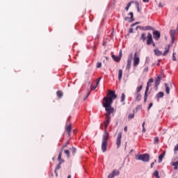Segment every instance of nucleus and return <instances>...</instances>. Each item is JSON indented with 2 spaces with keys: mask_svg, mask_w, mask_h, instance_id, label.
<instances>
[{
  "mask_svg": "<svg viewBox=\"0 0 178 178\" xmlns=\"http://www.w3.org/2000/svg\"><path fill=\"white\" fill-rule=\"evenodd\" d=\"M117 98L118 95L115 94V91L108 90V96L104 97L103 99L104 108L113 109V108L112 107V104L113 103V99H116Z\"/></svg>",
  "mask_w": 178,
  "mask_h": 178,
  "instance_id": "f257e3e1",
  "label": "nucleus"
},
{
  "mask_svg": "<svg viewBox=\"0 0 178 178\" xmlns=\"http://www.w3.org/2000/svg\"><path fill=\"white\" fill-rule=\"evenodd\" d=\"M106 113V118L104 122L105 130H107L108 126H109V123H111V114L115 112V108H105Z\"/></svg>",
  "mask_w": 178,
  "mask_h": 178,
  "instance_id": "f03ea898",
  "label": "nucleus"
},
{
  "mask_svg": "<svg viewBox=\"0 0 178 178\" xmlns=\"http://www.w3.org/2000/svg\"><path fill=\"white\" fill-rule=\"evenodd\" d=\"M163 49H164V52L162 54L161 51H159L158 49H155L154 50V52L156 56H161V55H163V56H166L168 54H169V51L170 49V46L167 45L163 47Z\"/></svg>",
  "mask_w": 178,
  "mask_h": 178,
  "instance_id": "7ed1b4c3",
  "label": "nucleus"
},
{
  "mask_svg": "<svg viewBox=\"0 0 178 178\" xmlns=\"http://www.w3.org/2000/svg\"><path fill=\"white\" fill-rule=\"evenodd\" d=\"M137 161H142L143 162H149V154H139L136 156Z\"/></svg>",
  "mask_w": 178,
  "mask_h": 178,
  "instance_id": "20e7f679",
  "label": "nucleus"
},
{
  "mask_svg": "<svg viewBox=\"0 0 178 178\" xmlns=\"http://www.w3.org/2000/svg\"><path fill=\"white\" fill-rule=\"evenodd\" d=\"M146 41L147 45H155V42H154V40L152 39V34L149 33L147 34Z\"/></svg>",
  "mask_w": 178,
  "mask_h": 178,
  "instance_id": "39448f33",
  "label": "nucleus"
},
{
  "mask_svg": "<svg viewBox=\"0 0 178 178\" xmlns=\"http://www.w3.org/2000/svg\"><path fill=\"white\" fill-rule=\"evenodd\" d=\"M138 65H140V56L137 55V52H135L134 58V66L136 67V66H138Z\"/></svg>",
  "mask_w": 178,
  "mask_h": 178,
  "instance_id": "423d86ee",
  "label": "nucleus"
},
{
  "mask_svg": "<svg viewBox=\"0 0 178 178\" xmlns=\"http://www.w3.org/2000/svg\"><path fill=\"white\" fill-rule=\"evenodd\" d=\"M153 38L155 41H159V38H161V32H159V31L154 30Z\"/></svg>",
  "mask_w": 178,
  "mask_h": 178,
  "instance_id": "0eeeda50",
  "label": "nucleus"
},
{
  "mask_svg": "<svg viewBox=\"0 0 178 178\" xmlns=\"http://www.w3.org/2000/svg\"><path fill=\"white\" fill-rule=\"evenodd\" d=\"M120 144H122V132L118 133L116 140L117 148H120Z\"/></svg>",
  "mask_w": 178,
  "mask_h": 178,
  "instance_id": "6e6552de",
  "label": "nucleus"
},
{
  "mask_svg": "<svg viewBox=\"0 0 178 178\" xmlns=\"http://www.w3.org/2000/svg\"><path fill=\"white\" fill-rule=\"evenodd\" d=\"M170 35L171 37V44H175V37L176 35V30L170 29Z\"/></svg>",
  "mask_w": 178,
  "mask_h": 178,
  "instance_id": "1a4fd4ad",
  "label": "nucleus"
},
{
  "mask_svg": "<svg viewBox=\"0 0 178 178\" xmlns=\"http://www.w3.org/2000/svg\"><path fill=\"white\" fill-rule=\"evenodd\" d=\"M150 86H151V83L149 82H147L146 90L145 91L144 102H147V98H148V91L149 90Z\"/></svg>",
  "mask_w": 178,
  "mask_h": 178,
  "instance_id": "9d476101",
  "label": "nucleus"
},
{
  "mask_svg": "<svg viewBox=\"0 0 178 178\" xmlns=\"http://www.w3.org/2000/svg\"><path fill=\"white\" fill-rule=\"evenodd\" d=\"M108 140H109V133L106 131V129L104 130V134L103 135L102 138V143H108Z\"/></svg>",
  "mask_w": 178,
  "mask_h": 178,
  "instance_id": "9b49d317",
  "label": "nucleus"
},
{
  "mask_svg": "<svg viewBox=\"0 0 178 178\" xmlns=\"http://www.w3.org/2000/svg\"><path fill=\"white\" fill-rule=\"evenodd\" d=\"M65 132L68 134V137H70L72 134V125L70 124L65 125Z\"/></svg>",
  "mask_w": 178,
  "mask_h": 178,
  "instance_id": "f8f14e48",
  "label": "nucleus"
},
{
  "mask_svg": "<svg viewBox=\"0 0 178 178\" xmlns=\"http://www.w3.org/2000/svg\"><path fill=\"white\" fill-rule=\"evenodd\" d=\"M166 94H170V89L172 88V83H165Z\"/></svg>",
  "mask_w": 178,
  "mask_h": 178,
  "instance_id": "ddd939ff",
  "label": "nucleus"
},
{
  "mask_svg": "<svg viewBox=\"0 0 178 178\" xmlns=\"http://www.w3.org/2000/svg\"><path fill=\"white\" fill-rule=\"evenodd\" d=\"M107 147H108V142H102V152H106Z\"/></svg>",
  "mask_w": 178,
  "mask_h": 178,
  "instance_id": "4468645a",
  "label": "nucleus"
},
{
  "mask_svg": "<svg viewBox=\"0 0 178 178\" xmlns=\"http://www.w3.org/2000/svg\"><path fill=\"white\" fill-rule=\"evenodd\" d=\"M161 80H162V75H159L157 78L155 79L156 87H158V86L161 84Z\"/></svg>",
  "mask_w": 178,
  "mask_h": 178,
  "instance_id": "2eb2a0df",
  "label": "nucleus"
},
{
  "mask_svg": "<svg viewBox=\"0 0 178 178\" xmlns=\"http://www.w3.org/2000/svg\"><path fill=\"white\" fill-rule=\"evenodd\" d=\"M165 155H166V152H163L159 156V163H161V162H162V160L163 159V158H165Z\"/></svg>",
  "mask_w": 178,
  "mask_h": 178,
  "instance_id": "dca6fc26",
  "label": "nucleus"
},
{
  "mask_svg": "<svg viewBox=\"0 0 178 178\" xmlns=\"http://www.w3.org/2000/svg\"><path fill=\"white\" fill-rule=\"evenodd\" d=\"M164 95L165 93H163V92H159V93L156 94V99H159L161 98H163Z\"/></svg>",
  "mask_w": 178,
  "mask_h": 178,
  "instance_id": "f3484780",
  "label": "nucleus"
},
{
  "mask_svg": "<svg viewBox=\"0 0 178 178\" xmlns=\"http://www.w3.org/2000/svg\"><path fill=\"white\" fill-rule=\"evenodd\" d=\"M129 16L131 17L130 20H129V23H131L133 22H134V14L133 13V12L129 13Z\"/></svg>",
  "mask_w": 178,
  "mask_h": 178,
  "instance_id": "a211bd4d",
  "label": "nucleus"
},
{
  "mask_svg": "<svg viewBox=\"0 0 178 178\" xmlns=\"http://www.w3.org/2000/svg\"><path fill=\"white\" fill-rule=\"evenodd\" d=\"M123 76V71L122 70H118V80H122V77Z\"/></svg>",
  "mask_w": 178,
  "mask_h": 178,
  "instance_id": "6ab92c4d",
  "label": "nucleus"
},
{
  "mask_svg": "<svg viewBox=\"0 0 178 178\" xmlns=\"http://www.w3.org/2000/svg\"><path fill=\"white\" fill-rule=\"evenodd\" d=\"M63 162H65V161H61L56 165L54 172H56L57 170H59L60 169V165H62V163H63Z\"/></svg>",
  "mask_w": 178,
  "mask_h": 178,
  "instance_id": "aec40b11",
  "label": "nucleus"
},
{
  "mask_svg": "<svg viewBox=\"0 0 178 178\" xmlns=\"http://www.w3.org/2000/svg\"><path fill=\"white\" fill-rule=\"evenodd\" d=\"M112 58L115 62H120V57L112 55Z\"/></svg>",
  "mask_w": 178,
  "mask_h": 178,
  "instance_id": "412c9836",
  "label": "nucleus"
},
{
  "mask_svg": "<svg viewBox=\"0 0 178 178\" xmlns=\"http://www.w3.org/2000/svg\"><path fill=\"white\" fill-rule=\"evenodd\" d=\"M62 152H63V151L60 150L59 154H58V161L60 162H62V161H65L63 159H62Z\"/></svg>",
  "mask_w": 178,
  "mask_h": 178,
  "instance_id": "4be33fe9",
  "label": "nucleus"
},
{
  "mask_svg": "<svg viewBox=\"0 0 178 178\" xmlns=\"http://www.w3.org/2000/svg\"><path fill=\"white\" fill-rule=\"evenodd\" d=\"M131 66V59L129 58L127 60V69H130Z\"/></svg>",
  "mask_w": 178,
  "mask_h": 178,
  "instance_id": "5701e85b",
  "label": "nucleus"
},
{
  "mask_svg": "<svg viewBox=\"0 0 178 178\" xmlns=\"http://www.w3.org/2000/svg\"><path fill=\"white\" fill-rule=\"evenodd\" d=\"M56 95L58 98H62V97H63V92L61 90L57 91Z\"/></svg>",
  "mask_w": 178,
  "mask_h": 178,
  "instance_id": "b1692460",
  "label": "nucleus"
},
{
  "mask_svg": "<svg viewBox=\"0 0 178 178\" xmlns=\"http://www.w3.org/2000/svg\"><path fill=\"white\" fill-rule=\"evenodd\" d=\"M134 3V1H130L129 3H127V6L125 8V10H127V12L130 8V6H131V3Z\"/></svg>",
  "mask_w": 178,
  "mask_h": 178,
  "instance_id": "393cba45",
  "label": "nucleus"
},
{
  "mask_svg": "<svg viewBox=\"0 0 178 178\" xmlns=\"http://www.w3.org/2000/svg\"><path fill=\"white\" fill-rule=\"evenodd\" d=\"M113 174L114 175V176H119L120 172H119V170H113Z\"/></svg>",
  "mask_w": 178,
  "mask_h": 178,
  "instance_id": "a878e982",
  "label": "nucleus"
},
{
  "mask_svg": "<svg viewBox=\"0 0 178 178\" xmlns=\"http://www.w3.org/2000/svg\"><path fill=\"white\" fill-rule=\"evenodd\" d=\"M137 96H136V101H138V102H140L141 101V94L140 93H137Z\"/></svg>",
  "mask_w": 178,
  "mask_h": 178,
  "instance_id": "bb28decb",
  "label": "nucleus"
},
{
  "mask_svg": "<svg viewBox=\"0 0 178 178\" xmlns=\"http://www.w3.org/2000/svg\"><path fill=\"white\" fill-rule=\"evenodd\" d=\"M64 154L67 156V158H70V151L69 150H65Z\"/></svg>",
  "mask_w": 178,
  "mask_h": 178,
  "instance_id": "cd10ccee",
  "label": "nucleus"
},
{
  "mask_svg": "<svg viewBox=\"0 0 178 178\" xmlns=\"http://www.w3.org/2000/svg\"><path fill=\"white\" fill-rule=\"evenodd\" d=\"M154 177L159 178V172H158V170H155L154 172Z\"/></svg>",
  "mask_w": 178,
  "mask_h": 178,
  "instance_id": "c85d7f7f",
  "label": "nucleus"
},
{
  "mask_svg": "<svg viewBox=\"0 0 178 178\" xmlns=\"http://www.w3.org/2000/svg\"><path fill=\"white\" fill-rule=\"evenodd\" d=\"M140 40H142L143 41H145V40H147V38L145 37V33L141 34Z\"/></svg>",
  "mask_w": 178,
  "mask_h": 178,
  "instance_id": "c756f323",
  "label": "nucleus"
},
{
  "mask_svg": "<svg viewBox=\"0 0 178 178\" xmlns=\"http://www.w3.org/2000/svg\"><path fill=\"white\" fill-rule=\"evenodd\" d=\"M147 30H152L154 31V30H155L154 28H152V26H145V31H147Z\"/></svg>",
  "mask_w": 178,
  "mask_h": 178,
  "instance_id": "7c9ffc66",
  "label": "nucleus"
},
{
  "mask_svg": "<svg viewBox=\"0 0 178 178\" xmlns=\"http://www.w3.org/2000/svg\"><path fill=\"white\" fill-rule=\"evenodd\" d=\"M72 153V155H74L76 154V152H77V149H76V148L74 147H72V149H70Z\"/></svg>",
  "mask_w": 178,
  "mask_h": 178,
  "instance_id": "2f4dec72",
  "label": "nucleus"
},
{
  "mask_svg": "<svg viewBox=\"0 0 178 178\" xmlns=\"http://www.w3.org/2000/svg\"><path fill=\"white\" fill-rule=\"evenodd\" d=\"M141 90H143V85H140L136 90V92L137 94H138V92H140V91H141Z\"/></svg>",
  "mask_w": 178,
  "mask_h": 178,
  "instance_id": "473e14b6",
  "label": "nucleus"
},
{
  "mask_svg": "<svg viewBox=\"0 0 178 178\" xmlns=\"http://www.w3.org/2000/svg\"><path fill=\"white\" fill-rule=\"evenodd\" d=\"M124 98H126V95L124 93H122L121 95V102H123L124 101Z\"/></svg>",
  "mask_w": 178,
  "mask_h": 178,
  "instance_id": "72a5a7b5",
  "label": "nucleus"
},
{
  "mask_svg": "<svg viewBox=\"0 0 178 178\" xmlns=\"http://www.w3.org/2000/svg\"><path fill=\"white\" fill-rule=\"evenodd\" d=\"M154 141V144L159 143V138L155 137Z\"/></svg>",
  "mask_w": 178,
  "mask_h": 178,
  "instance_id": "f704fd0d",
  "label": "nucleus"
},
{
  "mask_svg": "<svg viewBox=\"0 0 178 178\" xmlns=\"http://www.w3.org/2000/svg\"><path fill=\"white\" fill-rule=\"evenodd\" d=\"M136 5L137 7L138 12L140 13V3H138V2H136Z\"/></svg>",
  "mask_w": 178,
  "mask_h": 178,
  "instance_id": "c9c22d12",
  "label": "nucleus"
},
{
  "mask_svg": "<svg viewBox=\"0 0 178 178\" xmlns=\"http://www.w3.org/2000/svg\"><path fill=\"white\" fill-rule=\"evenodd\" d=\"M133 118H134V113L129 114L128 116V119L131 120Z\"/></svg>",
  "mask_w": 178,
  "mask_h": 178,
  "instance_id": "e433bc0d",
  "label": "nucleus"
},
{
  "mask_svg": "<svg viewBox=\"0 0 178 178\" xmlns=\"http://www.w3.org/2000/svg\"><path fill=\"white\" fill-rule=\"evenodd\" d=\"M172 165L174 166L175 170H178V165H175V163H172Z\"/></svg>",
  "mask_w": 178,
  "mask_h": 178,
  "instance_id": "4c0bfd02",
  "label": "nucleus"
},
{
  "mask_svg": "<svg viewBox=\"0 0 178 178\" xmlns=\"http://www.w3.org/2000/svg\"><path fill=\"white\" fill-rule=\"evenodd\" d=\"M136 29H139V30H145V26H138Z\"/></svg>",
  "mask_w": 178,
  "mask_h": 178,
  "instance_id": "58836bf2",
  "label": "nucleus"
},
{
  "mask_svg": "<svg viewBox=\"0 0 178 178\" xmlns=\"http://www.w3.org/2000/svg\"><path fill=\"white\" fill-rule=\"evenodd\" d=\"M102 66V63H100V62H98V63H97L96 67L99 68V67H101Z\"/></svg>",
  "mask_w": 178,
  "mask_h": 178,
  "instance_id": "ea45409f",
  "label": "nucleus"
},
{
  "mask_svg": "<svg viewBox=\"0 0 178 178\" xmlns=\"http://www.w3.org/2000/svg\"><path fill=\"white\" fill-rule=\"evenodd\" d=\"M114 177H115V175H113V172L108 175V178H114Z\"/></svg>",
  "mask_w": 178,
  "mask_h": 178,
  "instance_id": "a19ab883",
  "label": "nucleus"
},
{
  "mask_svg": "<svg viewBox=\"0 0 178 178\" xmlns=\"http://www.w3.org/2000/svg\"><path fill=\"white\" fill-rule=\"evenodd\" d=\"M144 126H145V122H143V125H142V127H143V130H142V131H143V133H145V127Z\"/></svg>",
  "mask_w": 178,
  "mask_h": 178,
  "instance_id": "79ce46f5",
  "label": "nucleus"
},
{
  "mask_svg": "<svg viewBox=\"0 0 178 178\" xmlns=\"http://www.w3.org/2000/svg\"><path fill=\"white\" fill-rule=\"evenodd\" d=\"M68 144H69V142H67L65 145H63L62 147L61 151H63V149H65V148H66V147H67Z\"/></svg>",
  "mask_w": 178,
  "mask_h": 178,
  "instance_id": "37998d69",
  "label": "nucleus"
},
{
  "mask_svg": "<svg viewBox=\"0 0 178 178\" xmlns=\"http://www.w3.org/2000/svg\"><path fill=\"white\" fill-rule=\"evenodd\" d=\"M172 60H176V53L175 52L172 54Z\"/></svg>",
  "mask_w": 178,
  "mask_h": 178,
  "instance_id": "c03bdc74",
  "label": "nucleus"
},
{
  "mask_svg": "<svg viewBox=\"0 0 178 178\" xmlns=\"http://www.w3.org/2000/svg\"><path fill=\"white\" fill-rule=\"evenodd\" d=\"M154 104H152V103H150L149 104V107H148V110L149 111L150 109H151V108H152V106H153Z\"/></svg>",
  "mask_w": 178,
  "mask_h": 178,
  "instance_id": "a18cd8bd",
  "label": "nucleus"
},
{
  "mask_svg": "<svg viewBox=\"0 0 178 178\" xmlns=\"http://www.w3.org/2000/svg\"><path fill=\"white\" fill-rule=\"evenodd\" d=\"M101 77H99L98 79H97V83H96V86H98V84H99V81H101Z\"/></svg>",
  "mask_w": 178,
  "mask_h": 178,
  "instance_id": "49530a36",
  "label": "nucleus"
},
{
  "mask_svg": "<svg viewBox=\"0 0 178 178\" xmlns=\"http://www.w3.org/2000/svg\"><path fill=\"white\" fill-rule=\"evenodd\" d=\"M95 88H97V85L92 86L91 90H92V91H94V90H95Z\"/></svg>",
  "mask_w": 178,
  "mask_h": 178,
  "instance_id": "de8ad7c7",
  "label": "nucleus"
},
{
  "mask_svg": "<svg viewBox=\"0 0 178 178\" xmlns=\"http://www.w3.org/2000/svg\"><path fill=\"white\" fill-rule=\"evenodd\" d=\"M148 82L150 83H154V79H152V78L149 79Z\"/></svg>",
  "mask_w": 178,
  "mask_h": 178,
  "instance_id": "09e8293b",
  "label": "nucleus"
},
{
  "mask_svg": "<svg viewBox=\"0 0 178 178\" xmlns=\"http://www.w3.org/2000/svg\"><path fill=\"white\" fill-rule=\"evenodd\" d=\"M159 8H163V5L162 4V3H159Z\"/></svg>",
  "mask_w": 178,
  "mask_h": 178,
  "instance_id": "8fccbe9b",
  "label": "nucleus"
},
{
  "mask_svg": "<svg viewBox=\"0 0 178 178\" xmlns=\"http://www.w3.org/2000/svg\"><path fill=\"white\" fill-rule=\"evenodd\" d=\"M124 20H125L126 22H127V21L130 20V17H126L124 18Z\"/></svg>",
  "mask_w": 178,
  "mask_h": 178,
  "instance_id": "3c124183",
  "label": "nucleus"
},
{
  "mask_svg": "<svg viewBox=\"0 0 178 178\" xmlns=\"http://www.w3.org/2000/svg\"><path fill=\"white\" fill-rule=\"evenodd\" d=\"M154 165H155V163L154 162H152L150 165V168H154Z\"/></svg>",
  "mask_w": 178,
  "mask_h": 178,
  "instance_id": "603ef678",
  "label": "nucleus"
},
{
  "mask_svg": "<svg viewBox=\"0 0 178 178\" xmlns=\"http://www.w3.org/2000/svg\"><path fill=\"white\" fill-rule=\"evenodd\" d=\"M88 95H90V92L88 93V95H86V98L84 99V101H86V99H87V98H88Z\"/></svg>",
  "mask_w": 178,
  "mask_h": 178,
  "instance_id": "864d4df0",
  "label": "nucleus"
},
{
  "mask_svg": "<svg viewBox=\"0 0 178 178\" xmlns=\"http://www.w3.org/2000/svg\"><path fill=\"white\" fill-rule=\"evenodd\" d=\"M124 130L126 133H127V127H124Z\"/></svg>",
  "mask_w": 178,
  "mask_h": 178,
  "instance_id": "5fc2aeb1",
  "label": "nucleus"
},
{
  "mask_svg": "<svg viewBox=\"0 0 178 178\" xmlns=\"http://www.w3.org/2000/svg\"><path fill=\"white\" fill-rule=\"evenodd\" d=\"M136 24H140V22H136L135 24H132L131 26H136Z\"/></svg>",
  "mask_w": 178,
  "mask_h": 178,
  "instance_id": "6e6d98bb",
  "label": "nucleus"
},
{
  "mask_svg": "<svg viewBox=\"0 0 178 178\" xmlns=\"http://www.w3.org/2000/svg\"><path fill=\"white\" fill-rule=\"evenodd\" d=\"M129 33H133V29H132V28L129 29Z\"/></svg>",
  "mask_w": 178,
  "mask_h": 178,
  "instance_id": "4d7b16f0",
  "label": "nucleus"
},
{
  "mask_svg": "<svg viewBox=\"0 0 178 178\" xmlns=\"http://www.w3.org/2000/svg\"><path fill=\"white\" fill-rule=\"evenodd\" d=\"M143 2H149V0H143Z\"/></svg>",
  "mask_w": 178,
  "mask_h": 178,
  "instance_id": "13d9d810",
  "label": "nucleus"
},
{
  "mask_svg": "<svg viewBox=\"0 0 178 178\" xmlns=\"http://www.w3.org/2000/svg\"><path fill=\"white\" fill-rule=\"evenodd\" d=\"M174 163H175V165H177L178 166V161H177L174 162Z\"/></svg>",
  "mask_w": 178,
  "mask_h": 178,
  "instance_id": "bf43d9fd",
  "label": "nucleus"
},
{
  "mask_svg": "<svg viewBox=\"0 0 178 178\" xmlns=\"http://www.w3.org/2000/svg\"><path fill=\"white\" fill-rule=\"evenodd\" d=\"M103 45H106V42H104Z\"/></svg>",
  "mask_w": 178,
  "mask_h": 178,
  "instance_id": "052dcab7",
  "label": "nucleus"
},
{
  "mask_svg": "<svg viewBox=\"0 0 178 178\" xmlns=\"http://www.w3.org/2000/svg\"><path fill=\"white\" fill-rule=\"evenodd\" d=\"M55 173H56V176H58V172H57V171H56Z\"/></svg>",
  "mask_w": 178,
  "mask_h": 178,
  "instance_id": "680f3d73",
  "label": "nucleus"
},
{
  "mask_svg": "<svg viewBox=\"0 0 178 178\" xmlns=\"http://www.w3.org/2000/svg\"><path fill=\"white\" fill-rule=\"evenodd\" d=\"M67 178H72L71 175H68Z\"/></svg>",
  "mask_w": 178,
  "mask_h": 178,
  "instance_id": "e2e57ef3",
  "label": "nucleus"
},
{
  "mask_svg": "<svg viewBox=\"0 0 178 178\" xmlns=\"http://www.w3.org/2000/svg\"><path fill=\"white\" fill-rule=\"evenodd\" d=\"M106 59L108 60V57H106Z\"/></svg>",
  "mask_w": 178,
  "mask_h": 178,
  "instance_id": "0e129e2a",
  "label": "nucleus"
},
{
  "mask_svg": "<svg viewBox=\"0 0 178 178\" xmlns=\"http://www.w3.org/2000/svg\"><path fill=\"white\" fill-rule=\"evenodd\" d=\"M103 62L105 63V60H104Z\"/></svg>",
  "mask_w": 178,
  "mask_h": 178,
  "instance_id": "69168bd1",
  "label": "nucleus"
},
{
  "mask_svg": "<svg viewBox=\"0 0 178 178\" xmlns=\"http://www.w3.org/2000/svg\"><path fill=\"white\" fill-rule=\"evenodd\" d=\"M155 2H156V0H155Z\"/></svg>",
  "mask_w": 178,
  "mask_h": 178,
  "instance_id": "338daca9",
  "label": "nucleus"
}]
</instances>
